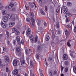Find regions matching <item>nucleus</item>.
Here are the masks:
<instances>
[{
    "label": "nucleus",
    "instance_id": "f257e3e1",
    "mask_svg": "<svg viewBox=\"0 0 76 76\" xmlns=\"http://www.w3.org/2000/svg\"><path fill=\"white\" fill-rule=\"evenodd\" d=\"M63 10V12L64 14H66L67 13V11L68 10H67V7L65 6H64L62 7V9L61 8V14L62 13V10Z\"/></svg>",
    "mask_w": 76,
    "mask_h": 76
},
{
    "label": "nucleus",
    "instance_id": "f03ea898",
    "mask_svg": "<svg viewBox=\"0 0 76 76\" xmlns=\"http://www.w3.org/2000/svg\"><path fill=\"white\" fill-rule=\"evenodd\" d=\"M19 63V60L17 59L14 60L13 61L12 64L14 66H17V63Z\"/></svg>",
    "mask_w": 76,
    "mask_h": 76
},
{
    "label": "nucleus",
    "instance_id": "7ed1b4c3",
    "mask_svg": "<svg viewBox=\"0 0 76 76\" xmlns=\"http://www.w3.org/2000/svg\"><path fill=\"white\" fill-rule=\"evenodd\" d=\"M31 24L32 25H33V26H34L35 23V19H34V18L33 17H32L31 18Z\"/></svg>",
    "mask_w": 76,
    "mask_h": 76
},
{
    "label": "nucleus",
    "instance_id": "20e7f679",
    "mask_svg": "<svg viewBox=\"0 0 76 76\" xmlns=\"http://www.w3.org/2000/svg\"><path fill=\"white\" fill-rule=\"evenodd\" d=\"M63 58L64 60H67L69 59V56L67 54H64L63 56Z\"/></svg>",
    "mask_w": 76,
    "mask_h": 76
},
{
    "label": "nucleus",
    "instance_id": "39448f33",
    "mask_svg": "<svg viewBox=\"0 0 76 76\" xmlns=\"http://www.w3.org/2000/svg\"><path fill=\"white\" fill-rule=\"evenodd\" d=\"M42 45H38L37 48V51L38 52H39L41 50H42Z\"/></svg>",
    "mask_w": 76,
    "mask_h": 76
},
{
    "label": "nucleus",
    "instance_id": "423d86ee",
    "mask_svg": "<svg viewBox=\"0 0 76 76\" xmlns=\"http://www.w3.org/2000/svg\"><path fill=\"white\" fill-rule=\"evenodd\" d=\"M18 69H15L12 72V74L14 75H16L18 73Z\"/></svg>",
    "mask_w": 76,
    "mask_h": 76
},
{
    "label": "nucleus",
    "instance_id": "0eeeda50",
    "mask_svg": "<svg viewBox=\"0 0 76 76\" xmlns=\"http://www.w3.org/2000/svg\"><path fill=\"white\" fill-rule=\"evenodd\" d=\"M70 63V61H66L64 62V64L65 66H69Z\"/></svg>",
    "mask_w": 76,
    "mask_h": 76
},
{
    "label": "nucleus",
    "instance_id": "6e6552de",
    "mask_svg": "<svg viewBox=\"0 0 76 76\" xmlns=\"http://www.w3.org/2000/svg\"><path fill=\"white\" fill-rule=\"evenodd\" d=\"M43 26L41 25L40 26L38 27V30L40 32H42L43 31Z\"/></svg>",
    "mask_w": 76,
    "mask_h": 76
},
{
    "label": "nucleus",
    "instance_id": "1a4fd4ad",
    "mask_svg": "<svg viewBox=\"0 0 76 76\" xmlns=\"http://www.w3.org/2000/svg\"><path fill=\"white\" fill-rule=\"evenodd\" d=\"M34 70L33 69L32 70H30V76H35L34 75Z\"/></svg>",
    "mask_w": 76,
    "mask_h": 76
},
{
    "label": "nucleus",
    "instance_id": "9d476101",
    "mask_svg": "<svg viewBox=\"0 0 76 76\" xmlns=\"http://www.w3.org/2000/svg\"><path fill=\"white\" fill-rule=\"evenodd\" d=\"M1 25L3 28H6V25H5V24L3 22L1 21Z\"/></svg>",
    "mask_w": 76,
    "mask_h": 76
},
{
    "label": "nucleus",
    "instance_id": "9b49d317",
    "mask_svg": "<svg viewBox=\"0 0 76 76\" xmlns=\"http://www.w3.org/2000/svg\"><path fill=\"white\" fill-rule=\"evenodd\" d=\"M15 25V22H11L9 24V26L10 28L13 27V26Z\"/></svg>",
    "mask_w": 76,
    "mask_h": 76
},
{
    "label": "nucleus",
    "instance_id": "f8f14e48",
    "mask_svg": "<svg viewBox=\"0 0 76 76\" xmlns=\"http://www.w3.org/2000/svg\"><path fill=\"white\" fill-rule=\"evenodd\" d=\"M4 60L5 62H9L10 61L9 58L7 57H6L4 59Z\"/></svg>",
    "mask_w": 76,
    "mask_h": 76
},
{
    "label": "nucleus",
    "instance_id": "ddd939ff",
    "mask_svg": "<svg viewBox=\"0 0 76 76\" xmlns=\"http://www.w3.org/2000/svg\"><path fill=\"white\" fill-rule=\"evenodd\" d=\"M7 20H8L6 16L4 17L3 18V21L4 22L6 23V22H7Z\"/></svg>",
    "mask_w": 76,
    "mask_h": 76
},
{
    "label": "nucleus",
    "instance_id": "4468645a",
    "mask_svg": "<svg viewBox=\"0 0 76 76\" xmlns=\"http://www.w3.org/2000/svg\"><path fill=\"white\" fill-rule=\"evenodd\" d=\"M70 56H71L73 58H75V57L76 56V53H71L70 54Z\"/></svg>",
    "mask_w": 76,
    "mask_h": 76
},
{
    "label": "nucleus",
    "instance_id": "2eb2a0df",
    "mask_svg": "<svg viewBox=\"0 0 76 76\" xmlns=\"http://www.w3.org/2000/svg\"><path fill=\"white\" fill-rule=\"evenodd\" d=\"M14 6V4H13V3H10L8 7V8L9 9H11V8H12Z\"/></svg>",
    "mask_w": 76,
    "mask_h": 76
},
{
    "label": "nucleus",
    "instance_id": "dca6fc26",
    "mask_svg": "<svg viewBox=\"0 0 76 76\" xmlns=\"http://www.w3.org/2000/svg\"><path fill=\"white\" fill-rule=\"evenodd\" d=\"M66 25L67 26V28H69L70 31H72V26H71L69 24H68Z\"/></svg>",
    "mask_w": 76,
    "mask_h": 76
},
{
    "label": "nucleus",
    "instance_id": "f3484780",
    "mask_svg": "<svg viewBox=\"0 0 76 76\" xmlns=\"http://www.w3.org/2000/svg\"><path fill=\"white\" fill-rule=\"evenodd\" d=\"M67 6L69 7H72V4L70 2H68L67 3Z\"/></svg>",
    "mask_w": 76,
    "mask_h": 76
},
{
    "label": "nucleus",
    "instance_id": "a211bd4d",
    "mask_svg": "<svg viewBox=\"0 0 76 76\" xmlns=\"http://www.w3.org/2000/svg\"><path fill=\"white\" fill-rule=\"evenodd\" d=\"M30 38V40L31 42H32L33 41H34V39H35L34 38V36L33 35H31Z\"/></svg>",
    "mask_w": 76,
    "mask_h": 76
},
{
    "label": "nucleus",
    "instance_id": "6ab92c4d",
    "mask_svg": "<svg viewBox=\"0 0 76 76\" xmlns=\"http://www.w3.org/2000/svg\"><path fill=\"white\" fill-rule=\"evenodd\" d=\"M30 65L31 67H34L35 66V64L34 63L33 61H31L30 62Z\"/></svg>",
    "mask_w": 76,
    "mask_h": 76
},
{
    "label": "nucleus",
    "instance_id": "aec40b11",
    "mask_svg": "<svg viewBox=\"0 0 76 76\" xmlns=\"http://www.w3.org/2000/svg\"><path fill=\"white\" fill-rule=\"evenodd\" d=\"M16 39L17 40V42H20V37L19 36H17L16 37Z\"/></svg>",
    "mask_w": 76,
    "mask_h": 76
},
{
    "label": "nucleus",
    "instance_id": "412c9836",
    "mask_svg": "<svg viewBox=\"0 0 76 76\" xmlns=\"http://www.w3.org/2000/svg\"><path fill=\"white\" fill-rule=\"evenodd\" d=\"M64 14H66L65 16L66 18H69L70 17V14L68 13V12H67V13Z\"/></svg>",
    "mask_w": 76,
    "mask_h": 76
},
{
    "label": "nucleus",
    "instance_id": "4be33fe9",
    "mask_svg": "<svg viewBox=\"0 0 76 76\" xmlns=\"http://www.w3.org/2000/svg\"><path fill=\"white\" fill-rule=\"evenodd\" d=\"M16 50L18 53H19L20 51V48L18 47L16 48Z\"/></svg>",
    "mask_w": 76,
    "mask_h": 76
},
{
    "label": "nucleus",
    "instance_id": "5701e85b",
    "mask_svg": "<svg viewBox=\"0 0 76 76\" xmlns=\"http://www.w3.org/2000/svg\"><path fill=\"white\" fill-rule=\"evenodd\" d=\"M16 16V15L15 14H11V17H12V18L13 19H15Z\"/></svg>",
    "mask_w": 76,
    "mask_h": 76
},
{
    "label": "nucleus",
    "instance_id": "b1692460",
    "mask_svg": "<svg viewBox=\"0 0 76 76\" xmlns=\"http://www.w3.org/2000/svg\"><path fill=\"white\" fill-rule=\"evenodd\" d=\"M69 70V67L66 66L65 67V72L66 73H67L68 71Z\"/></svg>",
    "mask_w": 76,
    "mask_h": 76
},
{
    "label": "nucleus",
    "instance_id": "393cba45",
    "mask_svg": "<svg viewBox=\"0 0 76 76\" xmlns=\"http://www.w3.org/2000/svg\"><path fill=\"white\" fill-rule=\"evenodd\" d=\"M70 42H71V40H69L67 43L68 46H69V47H71V45H70Z\"/></svg>",
    "mask_w": 76,
    "mask_h": 76
},
{
    "label": "nucleus",
    "instance_id": "a878e982",
    "mask_svg": "<svg viewBox=\"0 0 76 76\" xmlns=\"http://www.w3.org/2000/svg\"><path fill=\"white\" fill-rule=\"evenodd\" d=\"M49 39H50V37H49V36H48L47 37H46L45 40H46V41H48Z\"/></svg>",
    "mask_w": 76,
    "mask_h": 76
},
{
    "label": "nucleus",
    "instance_id": "bb28decb",
    "mask_svg": "<svg viewBox=\"0 0 76 76\" xmlns=\"http://www.w3.org/2000/svg\"><path fill=\"white\" fill-rule=\"evenodd\" d=\"M43 23L44 24V26L43 27V28H45V26H46L47 25V23L45 22V21H43Z\"/></svg>",
    "mask_w": 76,
    "mask_h": 76
},
{
    "label": "nucleus",
    "instance_id": "cd10ccee",
    "mask_svg": "<svg viewBox=\"0 0 76 76\" xmlns=\"http://www.w3.org/2000/svg\"><path fill=\"white\" fill-rule=\"evenodd\" d=\"M37 25H38V26H39V25H40V24L41 23V21H40V20H37Z\"/></svg>",
    "mask_w": 76,
    "mask_h": 76
},
{
    "label": "nucleus",
    "instance_id": "c85d7f7f",
    "mask_svg": "<svg viewBox=\"0 0 76 76\" xmlns=\"http://www.w3.org/2000/svg\"><path fill=\"white\" fill-rule=\"evenodd\" d=\"M12 42H13V44H14V45H16L17 44L16 41L15 40H14Z\"/></svg>",
    "mask_w": 76,
    "mask_h": 76
},
{
    "label": "nucleus",
    "instance_id": "c756f323",
    "mask_svg": "<svg viewBox=\"0 0 76 76\" xmlns=\"http://www.w3.org/2000/svg\"><path fill=\"white\" fill-rule=\"evenodd\" d=\"M59 12V10L58 9H57L56 10V15H58V12Z\"/></svg>",
    "mask_w": 76,
    "mask_h": 76
},
{
    "label": "nucleus",
    "instance_id": "7c9ffc66",
    "mask_svg": "<svg viewBox=\"0 0 76 76\" xmlns=\"http://www.w3.org/2000/svg\"><path fill=\"white\" fill-rule=\"evenodd\" d=\"M8 19H10L12 18V14H9L8 15Z\"/></svg>",
    "mask_w": 76,
    "mask_h": 76
},
{
    "label": "nucleus",
    "instance_id": "2f4dec72",
    "mask_svg": "<svg viewBox=\"0 0 76 76\" xmlns=\"http://www.w3.org/2000/svg\"><path fill=\"white\" fill-rule=\"evenodd\" d=\"M73 69L74 72L75 73H76V67L75 66H74L73 67Z\"/></svg>",
    "mask_w": 76,
    "mask_h": 76
},
{
    "label": "nucleus",
    "instance_id": "473e14b6",
    "mask_svg": "<svg viewBox=\"0 0 76 76\" xmlns=\"http://www.w3.org/2000/svg\"><path fill=\"white\" fill-rule=\"evenodd\" d=\"M40 13H41V14H42V15H45V12H44V11H43L42 10H41Z\"/></svg>",
    "mask_w": 76,
    "mask_h": 76
},
{
    "label": "nucleus",
    "instance_id": "72a5a7b5",
    "mask_svg": "<svg viewBox=\"0 0 76 76\" xmlns=\"http://www.w3.org/2000/svg\"><path fill=\"white\" fill-rule=\"evenodd\" d=\"M17 30V29L16 28H13L12 29V31L13 32H15V31H16Z\"/></svg>",
    "mask_w": 76,
    "mask_h": 76
},
{
    "label": "nucleus",
    "instance_id": "f704fd0d",
    "mask_svg": "<svg viewBox=\"0 0 76 76\" xmlns=\"http://www.w3.org/2000/svg\"><path fill=\"white\" fill-rule=\"evenodd\" d=\"M20 62H21V65L23 64H25V60L23 59L22 61H21Z\"/></svg>",
    "mask_w": 76,
    "mask_h": 76
},
{
    "label": "nucleus",
    "instance_id": "c9c22d12",
    "mask_svg": "<svg viewBox=\"0 0 76 76\" xmlns=\"http://www.w3.org/2000/svg\"><path fill=\"white\" fill-rule=\"evenodd\" d=\"M6 34L7 35V37H9V35H10V34H9V32L8 31H7L6 32Z\"/></svg>",
    "mask_w": 76,
    "mask_h": 76
},
{
    "label": "nucleus",
    "instance_id": "e433bc0d",
    "mask_svg": "<svg viewBox=\"0 0 76 76\" xmlns=\"http://www.w3.org/2000/svg\"><path fill=\"white\" fill-rule=\"evenodd\" d=\"M19 34H20V32L19 31H17L15 32L16 35H18Z\"/></svg>",
    "mask_w": 76,
    "mask_h": 76
},
{
    "label": "nucleus",
    "instance_id": "4c0bfd02",
    "mask_svg": "<svg viewBox=\"0 0 76 76\" xmlns=\"http://www.w3.org/2000/svg\"><path fill=\"white\" fill-rule=\"evenodd\" d=\"M36 57L37 59H39V56L38 54L37 53L36 55Z\"/></svg>",
    "mask_w": 76,
    "mask_h": 76
},
{
    "label": "nucleus",
    "instance_id": "58836bf2",
    "mask_svg": "<svg viewBox=\"0 0 76 76\" xmlns=\"http://www.w3.org/2000/svg\"><path fill=\"white\" fill-rule=\"evenodd\" d=\"M2 15H5L6 14V12L5 11V10H3L2 12Z\"/></svg>",
    "mask_w": 76,
    "mask_h": 76
},
{
    "label": "nucleus",
    "instance_id": "ea45409f",
    "mask_svg": "<svg viewBox=\"0 0 76 76\" xmlns=\"http://www.w3.org/2000/svg\"><path fill=\"white\" fill-rule=\"evenodd\" d=\"M31 34V32L30 31H26V35L27 36H28Z\"/></svg>",
    "mask_w": 76,
    "mask_h": 76
},
{
    "label": "nucleus",
    "instance_id": "a19ab883",
    "mask_svg": "<svg viewBox=\"0 0 76 76\" xmlns=\"http://www.w3.org/2000/svg\"><path fill=\"white\" fill-rule=\"evenodd\" d=\"M26 20L27 22H30V20H31V18H27Z\"/></svg>",
    "mask_w": 76,
    "mask_h": 76
},
{
    "label": "nucleus",
    "instance_id": "79ce46f5",
    "mask_svg": "<svg viewBox=\"0 0 76 76\" xmlns=\"http://www.w3.org/2000/svg\"><path fill=\"white\" fill-rule=\"evenodd\" d=\"M65 34L66 35L68 34V30L67 29H65Z\"/></svg>",
    "mask_w": 76,
    "mask_h": 76
},
{
    "label": "nucleus",
    "instance_id": "37998d69",
    "mask_svg": "<svg viewBox=\"0 0 76 76\" xmlns=\"http://www.w3.org/2000/svg\"><path fill=\"white\" fill-rule=\"evenodd\" d=\"M73 31L74 32H76V26H74Z\"/></svg>",
    "mask_w": 76,
    "mask_h": 76
},
{
    "label": "nucleus",
    "instance_id": "c03bdc74",
    "mask_svg": "<svg viewBox=\"0 0 76 76\" xmlns=\"http://www.w3.org/2000/svg\"><path fill=\"white\" fill-rule=\"evenodd\" d=\"M26 6L25 5V7H26V9L27 10H29V7L28 6H27V7H26Z\"/></svg>",
    "mask_w": 76,
    "mask_h": 76
},
{
    "label": "nucleus",
    "instance_id": "a18cd8bd",
    "mask_svg": "<svg viewBox=\"0 0 76 76\" xmlns=\"http://www.w3.org/2000/svg\"><path fill=\"white\" fill-rule=\"evenodd\" d=\"M69 20H70V19L69 18H66V22H69Z\"/></svg>",
    "mask_w": 76,
    "mask_h": 76
},
{
    "label": "nucleus",
    "instance_id": "49530a36",
    "mask_svg": "<svg viewBox=\"0 0 76 76\" xmlns=\"http://www.w3.org/2000/svg\"><path fill=\"white\" fill-rule=\"evenodd\" d=\"M11 40V38L10 37H7V41H10Z\"/></svg>",
    "mask_w": 76,
    "mask_h": 76
},
{
    "label": "nucleus",
    "instance_id": "de8ad7c7",
    "mask_svg": "<svg viewBox=\"0 0 76 76\" xmlns=\"http://www.w3.org/2000/svg\"><path fill=\"white\" fill-rule=\"evenodd\" d=\"M37 41H38V37H36L35 38V42H37Z\"/></svg>",
    "mask_w": 76,
    "mask_h": 76
},
{
    "label": "nucleus",
    "instance_id": "09e8293b",
    "mask_svg": "<svg viewBox=\"0 0 76 76\" xmlns=\"http://www.w3.org/2000/svg\"><path fill=\"white\" fill-rule=\"evenodd\" d=\"M53 74L54 75H56L57 74V71H55L53 73Z\"/></svg>",
    "mask_w": 76,
    "mask_h": 76
},
{
    "label": "nucleus",
    "instance_id": "8fccbe9b",
    "mask_svg": "<svg viewBox=\"0 0 76 76\" xmlns=\"http://www.w3.org/2000/svg\"><path fill=\"white\" fill-rule=\"evenodd\" d=\"M21 43L22 44V45H24V41H23V40L22 39L21 40Z\"/></svg>",
    "mask_w": 76,
    "mask_h": 76
},
{
    "label": "nucleus",
    "instance_id": "3c124183",
    "mask_svg": "<svg viewBox=\"0 0 76 76\" xmlns=\"http://www.w3.org/2000/svg\"><path fill=\"white\" fill-rule=\"evenodd\" d=\"M56 27L57 28H58L60 27V24L58 23L57 24Z\"/></svg>",
    "mask_w": 76,
    "mask_h": 76
},
{
    "label": "nucleus",
    "instance_id": "603ef678",
    "mask_svg": "<svg viewBox=\"0 0 76 76\" xmlns=\"http://www.w3.org/2000/svg\"><path fill=\"white\" fill-rule=\"evenodd\" d=\"M61 72H63V69H64V67H63V66H62V65H61Z\"/></svg>",
    "mask_w": 76,
    "mask_h": 76
},
{
    "label": "nucleus",
    "instance_id": "864d4df0",
    "mask_svg": "<svg viewBox=\"0 0 76 76\" xmlns=\"http://www.w3.org/2000/svg\"><path fill=\"white\" fill-rule=\"evenodd\" d=\"M52 20L54 22H55V18H54V17L53 16V17H52Z\"/></svg>",
    "mask_w": 76,
    "mask_h": 76
},
{
    "label": "nucleus",
    "instance_id": "5fc2aeb1",
    "mask_svg": "<svg viewBox=\"0 0 76 76\" xmlns=\"http://www.w3.org/2000/svg\"><path fill=\"white\" fill-rule=\"evenodd\" d=\"M49 61H52V58L51 57H50L49 58Z\"/></svg>",
    "mask_w": 76,
    "mask_h": 76
},
{
    "label": "nucleus",
    "instance_id": "6e6d98bb",
    "mask_svg": "<svg viewBox=\"0 0 76 76\" xmlns=\"http://www.w3.org/2000/svg\"><path fill=\"white\" fill-rule=\"evenodd\" d=\"M40 76H44V75L43 74H42V72H41V73H40Z\"/></svg>",
    "mask_w": 76,
    "mask_h": 76
},
{
    "label": "nucleus",
    "instance_id": "4d7b16f0",
    "mask_svg": "<svg viewBox=\"0 0 76 76\" xmlns=\"http://www.w3.org/2000/svg\"><path fill=\"white\" fill-rule=\"evenodd\" d=\"M3 50L4 51H5L6 50V48L5 47H4L3 48Z\"/></svg>",
    "mask_w": 76,
    "mask_h": 76
},
{
    "label": "nucleus",
    "instance_id": "13d9d810",
    "mask_svg": "<svg viewBox=\"0 0 76 76\" xmlns=\"http://www.w3.org/2000/svg\"><path fill=\"white\" fill-rule=\"evenodd\" d=\"M7 43L8 45H10V41L7 40Z\"/></svg>",
    "mask_w": 76,
    "mask_h": 76
},
{
    "label": "nucleus",
    "instance_id": "bf43d9fd",
    "mask_svg": "<svg viewBox=\"0 0 76 76\" xmlns=\"http://www.w3.org/2000/svg\"><path fill=\"white\" fill-rule=\"evenodd\" d=\"M27 32H31V29H30V28H28L27 31H26Z\"/></svg>",
    "mask_w": 76,
    "mask_h": 76
},
{
    "label": "nucleus",
    "instance_id": "052dcab7",
    "mask_svg": "<svg viewBox=\"0 0 76 76\" xmlns=\"http://www.w3.org/2000/svg\"><path fill=\"white\" fill-rule=\"evenodd\" d=\"M37 1L39 3H42V1L41 0H37Z\"/></svg>",
    "mask_w": 76,
    "mask_h": 76
},
{
    "label": "nucleus",
    "instance_id": "680f3d73",
    "mask_svg": "<svg viewBox=\"0 0 76 76\" xmlns=\"http://www.w3.org/2000/svg\"><path fill=\"white\" fill-rule=\"evenodd\" d=\"M25 51L26 54H28V50H26Z\"/></svg>",
    "mask_w": 76,
    "mask_h": 76
},
{
    "label": "nucleus",
    "instance_id": "e2e57ef3",
    "mask_svg": "<svg viewBox=\"0 0 76 76\" xmlns=\"http://www.w3.org/2000/svg\"><path fill=\"white\" fill-rule=\"evenodd\" d=\"M29 58L28 57H27L26 58V60L27 61H29Z\"/></svg>",
    "mask_w": 76,
    "mask_h": 76
},
{
    "label": "nucleus",
    "instance_id": "0e129e2a",
    "mask_svg": "<svg viewBox=\"0 0 76 76\" xmlns=\"http://www.w3.org/2000/svg\"><path fill=\"white\" fill-rule=\"evenodd\" d=\"M61 34V31H59L58 32V34Z\"/></svg>",
    "mask_w": 76,
    "mask_h": 76
},
{
    "label": "nucleus",
    "instance_id": "69168bd1",
    "mask_svg": "<svg viewBox=\"0 0 76 76\" xmlns=\"http://www.w3.org/2000/svg\"><path fill=\"white\" fill-rule=\"evenodd\" d=\"M45 10H46V11H47V6H45Z\"/></svg>",
    "mask_w": 76,
    "mask_h": 76
},
{
    "label": "nucleus",
    "instance_id": "338daca9",
    "mask_svg": "<svg viewBox=\"0 0 76 76\" xmlns=\"http://www.w3.org/2000/svg\"><path fill=\"white\" fill-rule=\"evenodd\" d=\"M30 7L32 9V8H34V6L33 5H31L30 6Z\"/></svg>",
    "mask_w": 76,
    "mask_h": 76
},
{
    "label": "nucleus",
    "instance_id": "774afa93",
    "mask_svg": "<svg viewBox=\"0 0 76 76\" xmlns=\"http://www.w3.org/2000/svg\"><path fill=\"white\" fill-rule=\"evenodd\" d=\"M73 12H74V13H76V10L74 9L73 10Z\"/></svg>",
    "mask_w": 76,
    "mask_h": 76
}]
</instances>
